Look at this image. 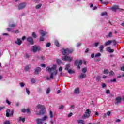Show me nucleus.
<instances>
[{"instance_id": "obj_1", "label": "nucleus", "mask_w": 124, "mask_h": 124, "mask_svg": "<svg viewBox=\"0 0 124 124\" xmlns=\"http://www.w3.org/2000/svg\"><path fill=\"white\" fill-rule=\"evenodd\" d=\"M56 69L57 65H53L51 68L47 67L46 68V71H48V72L54 71L53 72L50 73V78H46V80H49L50 79H51V80H54V75H57V74H58V71H57Z\"/></svg>"}, {"instance_id": "obj_2", "label": "nucleus", "mask_w": 124, "mask_h": 124, "mask_svg": "<svg viewBox=\"0 0 124 124\" xmlns=\"http://www.w3.org/2000/svg\"><path fill=\"white\" fill-rule=\"evenodd\" d=\"M82 64H83V61L81 60L79 61L76 60L74 62V66H77V68L78 70L80 69L81 66H80V65H82Z\"/></svg>"}, {"instance_id": "obj_3", "label": "nucleus", "mask_w": 124, "mask_h": 124, "mask_svg": "<svg viewBox=\"0 0 124 124\" xmlns=\"http://www.w3.org/2000/svg\"><path fill=\"white\" fill-rule=\"evenodd\" d=\"M73 51H74L73 48L63 49L62 54L65 56V55H66V54H72V53H73Z\"/></svg>"}, {"instance_id": "obj_4", "label": "nucleus", "mask_w": 124, "mask_h": 124, "mask_svg": "<svg viewBox=\"0 0 124 124\" xmlns=\"http://www.w3.org/2000/svg\"><path fill=\"white\" fill-rule=\"evenodd\" d=\"M92 112L89 109H86L85 112V114L82 116L83 119H87L88 118H90V116H91V113Z\"/></svg>"}, {"instance_id": "obj_5", "label": "nucleus", "mask_w": 124, "mask_h": 124, "mask_svg": "<svg viewBox=\"0 0 124 124\" xmlns=\"http://www.w3.org/2000/svg\"><path fill=\"white\" fill-rule=\"evenodd\" d=\"M62 60L63 61H65L66 62H71L72 60H73V58L70 56H66L65 55L64 56L62 57Z\"/></svg>"}, {"instance_id": "obj_6", "label": "nucleus", "mask_w": 124, "mask_h": 124, "mask_svg": "<svg viewBox=\"0 0 124 124\" xmlns=\"http://www.w3.org/2000/svg\"><path fill=\"white\" fill-rule=\"evenodd\" d=\"M26 5H27V4L25 2L20 3L18 6V10L24 9L26 7Z\"/></svg>"}, {"instance_id": "obj_7", "label": "nucleus", "mask_w": 124, "mask_h": 124, "mask_svg": "<svg viewBox=\"0 0 124 124\" xmlns=\"http://www.w3.org/2000/svg\"><path fill=\"white\" fill-rule=\"evenodd\" d=\"M27 41L31 45H33V44H34V41L33 40V38L31 37L27 38Z\"/></svg>"}, {"instance_id": "obj_8", "label": "nucleus", "mask_w": 124, "mask_h": 124, "mask_svg": "<svg viewBox=\"0 0 124 124\" xmlns=\"http://www.w3.org/2000/svg\"><path fill=\"white\" fill-rule=\"evenodd\" d=\"M40 46L36 45L33 46L32 52L34 53H36V52H37V51H40Z\"/></svg>"}, {"instance_id": "obj_9", "label": "nucleus", "mask_w": 124, "mask_h": 124, "mask_svg": "<svg viewBox=\"0 0 124 124\" xmlns=\"http://www.w3.org/2000/svg\"><path fill=\"white\" fill-rule=\"evenodd\" d=\"M111 9L112 10H113V11H116L117 9H120L121 12L124 11V10L123 9L119 8V6L118 5L114 6L111 8Z\"/></svg>"}, {"instance_id": "obj_10", "label": "nucleus", "mask_w": 124, "mask_h": 124, "mask_svg": "<svg viewBox=\"0 0 124 124\" xmlns=\"http://www.w3.org/2000/svg\"><path fill=\"white\" fill-rule=\"evenodd\" d=\"M115 104L118 105L119 103H121V102H122V98H121V97H117L115 98Z\"/></svg>"}, {"instance_id": "obj_11", "label": "nucleus", "mask_w": 124, "mask_h": 124, "mask_svg": "<svg viewBox=\"0 0 124 124\" xmlns=\"http://www.w3.org/2000/svg\"><path fill=\"white\" fill-rule=\"evenodd\" d=\"M39 33L41 34V35H42V36L43 37H44V36H45V35H46V34H47L46 32L45 31L41 30L39 31Z\"/></svg>"}, {"instance_id": "obj_12", "label": "nucleus", "mask_w": 124, "mask_h": 124, "mask_svg": "<svg viewBox=\"0 0 124 124\" xmlns=\"http://www.w3.org/2000/svg\"><path fill=\"white\" fill-rule=\"evenodd\" d=\"M74 94H79L80 93V89L79 88H76L74 91Z\"/></svg>"}, {"instance_id": "obj_13", "label": "nucleus", "mask_w": 124, "mask_h": 124, "mask_svg": "<svg viewBox=\"0 0 124 124\" xmlns=\"http://www.w3.org/2000/svg\"><path fill=\"white\" fill-rule=\"evenodd\" d=\"M41 71V68L38 67L35 69V74L37 75L39 74V72Z\"/></svg>"}, {"instance_id": "obj_14", "label": "nucleus", "mask_w": 124, "mask_h": 124, "mask_svg": "<svg viewBox=\"0 0 124 124\" xmlns=\"http://www.w3.org/2000/svg\"><path fill=\"white\" fill-rule=\"evenodd\" d=\"M37 108H38V109H45V107L44 106V105H40V104H38L37 106H36Z\"/></svg>"}, {"instance_id": "obj_15", "label": "nucleus", "mask_w": 124, "mask_h": 124, "mask_svg": "<svg viewBox=\"0 0 124 124\" xmlns=\"http://www.w3.org/2000/svg\"><path fill=\"white\" fill-rule=\"evenodd\" d=\"M112 42H113V41L108 40L105 43V46H108V45H110Z\"/></svg>"}, {"instance_id": "obj_16", "label": "nucleus", "mask_w": 124, "mask_h": 124, "mask_svg": "<svg viewBox=\"0 0 124 124\" xmlns=\"http://www.w3.org/2000/svg\"><path fill=\"white\" fill-rule=\"evenodd\" d=\"M15 43L18 45H21L22 44V41L20 39L17 38V41H16Z\"/></svg>"}, {"instance_id": "obj_17", "label": "nucleus", "mask_w": 124, "mask_h": 124, "mask_svg": "<svg viewBox=\"0 0 124 124\" xmlns=\"http://www.w3.org/2000/svg\"><path fill=\"white\" fill-rule=\"evenodd\" d=\"M107 51L108 52H109V53H114V49H111V47L110 46H108L107 47Z\"/></svg>"}, {"instance_id": "obj_18", "label": "nucleus", "mask_w": 124, "mask_h": 124, "mask_svg": "<svg viewBox=\"0 0 124 124\" xmlns=\"http://www.w3.org/2000/svg\"><path fill=\"white\" fill-rule=\"evenodd\" d=\"M103 49H104V46H103V45H101L99 47V50L101 53H102V52H103Z\"/></svg>"}, {"instance_id": "obj_19", "label": "nucleus", "mask_w": 124, "mask_h": 124, "mask_svg": "<svg viewBox=\"0 0 124 124\" xmlns=\"http://www.w3.org/2000/svg\"><path fill=\"white\" fill-rule=\"evenodd\" d=\"M45 113L44 109H42V110L40 111L39 113L37 114V115H44Z\"/></svg>"}, {"instance_id": "obj_20", "label": "nucleus", "mask_w": 124, "mask_h": 124, "mask_svg": "<svg viewBox=\"0 0 124 124\" xmlns=\"http://www.w3.org/2000/svg\"><path fill=\"white\" fill-rule=\"evenodd\" d=\"M68 73H69V74H74V73H75V71L72 70L71 69H69L68 70Z\"/></svg>"}, {"instance_id": "obj_21", "label": "nucleus", "mask_w": 124, "mask_h": 124, "mask_svg": "<svg viewBox=\"0 0 124 124\" xmlns=\"http://www.w3.org/2000/svg\"><path fill=\"white\" fill-rule=\"evenodd\" d=\"M70 67V64H67L66 65V67H65V70L68 71L69 70V68Z\"/></svg>"}, {"instance_id": "obj_22", "label": "nucleus", "mask_w": 124, "mask_h": 124, "mask_svg": "<svg viewBox=\"0 0 124 124\" xmlns=\"http://www.w3.org/2000/svg\"><path fill=\"white\" fill-rule=\"evenodd\" d=\"M86 77H87V75H86V74H82L80 76V78L81 79H83V78H86Z\"/></svg>"}, {"instance_id": "obj_23", "label": "nucleus", "mask_w": 124, "mask_h": 124, "mask_svg": "<svg viewBox=\"0 0 124 124\" xmlns=\"http://www.w3.org/2000/svg\"><path fill=\"white\" fill-rule=\"evenodd\" d=\"M78 124H85V121L83 120H79L78 121Z\"/></svg>"}, {"instance_id": "obj_24", "label": "nucleus", "mask_w": 124, "mask_h": 124, "mask_svg": "<svg viewBox=\"0 0 124 124\" xmlns=\"http://www.w3.org/2000/svg\"><path fill=\"white\" fill-rule=\"evenodd\" d=\"M41 6H42V4H39L35 6V8H36V9H39L40 8H41Z\"/></svg>"}, {"instance_id": "obj_25", "label": "nucleus", "mask_w": 124, "mask_h": 124, "mask_svg": "<svg viewBox=\"0 0 124 124\" xmlns=\"http://www.w3.org/2000/svg\"><path fill=\"white\" fill-rule=\"evenodd\" d=\"M88 69H87V67H84L82 68V71L83 72V73H86Z\"/></svg>"}, {"instance_id": "obj_26", "label": "nucleus", "mask_w": 124, "mask_h": 124, "mask_svg": "<svg viewBox=\"0 0 124 124\" xmlns=\"http://www.w3.org/2000/svg\"><path fill=\"white\" fill-rule=\"evenodd\" d=\"M104 74H108L109 73V70L108 69H104L103 71Z\"/></svg>"}, {"instance_id": "obj_27", "label": "nucleus", "mask_w": 124, "mask_h": 124, "mask_svg": "<svg viewBox=\"0 0 124 124\" xmlns=\"http://www.w3.org/2000/svg\"><path fill=\"white\" fill-rule=\"evenodd\" d=\"M54 44L56 45V46H60V43H59V41H58V40L55 41Z\"/></svg>"}, {"instance_id": "obj_28", "label": "nucleus", "mask_w": 124, "mask_h": 124, "mask_svg": "<svg viewBox=\"0 0 124 124\" xmlns=\"http://www.w3.org/2000/svg\"><path fill=\"white\" fill-rule=\"evenodd\" d=\"M50 92H51V88L48 87L46 90V94H49V93H50Z\"/></svg>"}, {"instance_id": "obj_29", "label": "nucleus", "mask_w": 124, "mask_h": 124, "mask_svg": "<svg viewBox=\"0 0 124 124\" xmlns=\"http://www.w3.org/2000/svg\"><path fill=\"white\" fill-rule=\"evenodd\" d=\"M19 121H22L23 123H25V118H22L21 117H19Z\"/></svg>"}, {"instance_id": "obj_30", "label": "nucleus", "mask_w": 124, "mask_h": 124, "mask_svg": "<svg viewBox=\"0 0 124 124\" xmlns=\"http://www.w3.org/2000/svg\"><path fill=\"white\" fill-rule=\"evenodd\" d=\"M9 27H10V28H15V27H16V24H10L9 25Z\"/></svg>"}, {"instance_id": "obj_31", "label": "nucleus", "mask_w": 124, "mask_h": 124, "mask_svg": "<svg viewBox=\"0 0 124 124\" xmlns=\"http://www.w3.org/2000/svg\"><path fill=\"white\" fill-rule=\"evenodd\" d=\"M96 80L97 82H99L100 81V77L99 76H98L96 78Z\"/></svg>"}, {"instance_id": "obj_32", "label": "nucleus", "mask_w": 124, "mask_h": 124, "mask_svg": "<svg viewBox=\"0 0 124 124\" xmlns=\"http://www.w3.org/2000/svg\"><path fill=\"white\" fill-rule=\"evenodd\" d=\"M32 37H33V38H36V37H37V36H36V34H35V32H32Z\"/></svg>"}, {"instance_id": "obj_33", "label": "nucleus", "mask_w": 124, "mask_h": 124, "mask_svg": "<svg viewBox=\"0 0 124 124\" xmlns=\"http://www.w3.org/2000/svg\"><path fill=\"white\" fill-rule=\"evenodd\" d=\"M12 32H15V33H19L20 32V31H19V30L17 29L15 31H12Z\"/></svg>"}, {"instance_id": "obj_34", "label": "nucleus", "mask_w": 124, "mask_h": 124, "mask_svg": "<svg viewBox=\"0 0 124 124\" xmlns=\"http://www.w3.org/2000/svg\"><path fill=\"white\" fill-rule=\"evenodd\" d=\"M101 56V54L100 53H97L95 55V58H97L98 57H100Z\"/></svg>"}, {"instance_id": "obj_35", "label": "nucleus", "mask_w": 124, "mask_h": 124, "mask_svg": "<svg viewBox=\"0 0 124 124\" xmlns=\"http://www.w3.org/2000/svg\"><path fill=\"white\" fill-rule=\"evenodd\" d=\"M46 47H50L51 46V43H47L46 45Z\"/></svg>"}, {"instance_id": "obj_36", "label": "nucleus", "mask_w": 124, "mask_h": 124, "mask_svg": "<svg viewBox=\"0 0 124 124\" xmlns=\"http://www.w3.org/2000/svg\"><path fill=\"white\" fill-rule=\"evenodd\" d=\"M105 15H107V12H104L101 13V16H104Z\"/></svg>"}, {"instance_id": "obj_37", "label": "nucleus", "mask_w": 124, "mask_h": 124, "mask_svg": "<svg viewBox=\"0 0 124 124\" xmlns=\"http://www.w3.org/2000/svg\"><path fill=\"white\" fill-rule=\"evenodd\" d=\"M99 42H96V43H94V46H95V47H97V46H98V45H99Z\"/></svg>"}, {"instance_id": "obj_38", "label": "nucleus", "mask_w": 124, "mask_h": 124, "mask_svg": "<svg viewBox=\"0 0 124 124\" xmlns=\"http://www.w3.org/2000/svg\"><path fill=\"white\" fill-rule=\"evenodd\" d=\"M101 58H99L94 60L95 62H100Z\"/></svg>"}, {"instance_id": "obj_39", "label": "nucleus", "mask_w": 124, "mask_h": 124, "mask_svg": "<svg viewBox=\"0 0 124 124\" xmlns=\"http://www.w3.org/2000/svg\"><path fill=\"white\" fill-rule=\"evenodd\" d=\"M6 103H7V104H8V105H10L11 104V102L10 101H9V100H8V99H7L6 100Z\"/></svg>"}, {"instance_id": "obj_40", "label": "nucleus", "mask_w": 124, "mask_h": 124, "mask_svg": "<svg viewBox=\"0 0 124 124\" xmlns=\"http://www.w3.org/2000/svg\"><path fill=\"white\" fill-rule=\"evenodd\" d=\"M56 62H57V63H61V62H62V61H61V60L58 59L56 60Z\"/></svg>"}, {"instance_id": "obj_41", "label": "nucleus", "mask_w": 124, "mask_h": 124, "mask_svg": "<svg viewBox=\"0 0 124 124\" xmlns=\"http://www.w3.org/2000/svg\"><path fill=\"white\" fill-rule=\"evenodd\" d=\"M29 69H30V67H29V66H27L25 67V71H28Z\"/></svg>"}, {"instance_id": "obj_42", "label": "nucleus", "mask_w": 124, "mask_h": 124, "mask_svg": "<svg viewBox=\"0 0 124 124\" xmlns=\"http://www.w3.org/2000/svg\"><path fill=\"white\" fill-rule=\"evenodd\" d=\"M112 42L113 43V45H117V41H116V40H113L112 41Z\"/></svg>"}, {"instance_id": "obj_43", "label": "nucleus", "mask_w": 124, "mask_h": 124, "mask_svg": "<svg viewBox=\"0 0 124 124\" xmlns=\"http://www.w3.org/2000/svg\"><path fill=\"white\" fill-rule=\"evenodd\" d=\"M4 124H11L10 123V121H6L5 122H4Z\"/></svg>"}, {"instance_id": "obj_44", "label": "nucleus", "mask_w": 124, "mask_h": 124, "mask_svg": "<svg viewBox=\"0 0 124 124\" xmlns=\"http://www.w3.org/2000/svg\"><path fill=\"white\" fill-rule=\"evenodd\" d=\"M49 115L50 116V118H53V112H52V111H50Z\"/></svg>"}, {"instance_id": "obj_45", "label": "nucleus", "mask_w": 124, "mask_h": 124, "mask_svg": "<svg viewBox=\"0 0 124 124\" xmlns=\"http://www.w3.org/2000/svg\"><path fill=\"white\" fill-rule=\"evenodd\" d=\"M72 115H73V113L72 112L70 113L68 115V118H70V117H72Z\"/></svg>"}, {"instance_id": "obj_46", "label": "nucleus", "mask_w": 124, "mask_h": 124, "mask_svg": "<svg viewBox=\"0 0 124 124\" xmlns=\"http://www.w3.org/2000/svg\"><path fill=\"white\" fill-rule=\"evenodd\" d=\"M114 74V72L113 71H110L109 72V76H112Z\"/></svg>"}, {"instance_id": "obj_47", "label": "nucleus", "mask_w": 124, "mask_h": 124, "mask_svg": "<svg viewBox=\"0 0 124 124\" xmlns=\"http://www.w3.org/2000/svg\"><path fill=\"white\" fill-rule=\"evenodd\" d=\"M63 108H64V107H63V105H61L59 106V109H63Z\"/></svg>"}, {"instance_id": "obj_48", "label": "nucleus", "mask_w": 124, "mask_h": 124, "mask_svg": "<svg viewBox=\"0 0 124 124\" xmlns=\"http://www.w3.org/2000/svg\"><path fill=\"white\" fill-rule=\"evenodd\" d=\"M108 36H109V37H110V38L113 36L112 32H110L108 33Z\"/></svg>"}, {"instance_id": "obj_49", "label": "nucleus", "mask_w": 124, "mask_h": 124, "mask_svg": "<svg viewBox=\"0 0 124 124\" xmlns=\"http://www.w3.org/2000/svg\"><path fill=\"white\" fill-rule=\"evenodd\" d=\"M110 82H114V83H116V82H117V79H116V78L111 79Z\"/></svg>"}, {"instance_id": "obj_50", "label": "nucleus", "mask_w": 124, "mask_h": 124, "mask_svg": "<svg viewBox=\"0 0 124 124\" xmlns=\"http://www.w3.org/2000/svg\"><path fill=\"white\" fill-rule=\"evenodd\" d=\"M40 41H44V38L43 37H40Z\"/></svg>"}, {"instance_id": "obj_51", "label": "nucleus", "mask_w": 124, "mask_h": 124, "mask_svg": "<svg viewBox=\"0 0 124 124\" xmlns=\"http://www.w3.org/2000/svg\"><path fill=\"white\" fill-rule=\"evenodd\" d=\"M27 112L28 113V114H29V113H31V108H28L27 110Z\"/></svg>"}, {"instance_id": "obj_52", "label": "nucleus", "mask_w": 124, "mask_h": 124, "mask_svg": "<svg viewBox=\"0 0 124 124\" xmlns=\"http://www.w3.org/2000/svg\"><path fill=\"white\" fill-rule=\"evenodd\" d=\"M120 70H121V71H124V64L122 67H121Z\"/></svg>"}, {"instance_id": "obj_53", "label": "nucleus", "mask_w": 124, "mask_h": 124, "mask_svg": "<svg viewBox=\"0 0 124 124\" xmlns=\"http://www.w3.org/2000/svg\"><path fill=\"white\" fill-rule=\"evenodd\" d=\"M31 83H35V79H34V78H31Z\"/></svg>"}, {"instance_id": "obj_54", "label": "nucleus", "mask_w": 124, "mask_h": 124, "mask_svg": "<svg viewBox=\"0 0 124 124\" xmlns=\"http://www.w3.org/2000/svg\"><path fill=\"white\" fill-rule=\"evenodd\" d=\"M20 87H23L25 86V84L23 82L20 83Z\"/></svg>"}, {"instance_id": "obj_55", "label": "nucleus", "mask_w": 124, "mask_h": 124, "mask_svg": "<svg viewBox=\"0 0 124 124\" xmlns=\"http://www.w3.org/2000/svg\"><path fill=\"white\" fill-rule=\"evenodd\" d=\"M26 93L28 95L30 94V91L27 88H26Z\"/></svg>"}, {"instance_id": "obj_56", "label": "nucleus", "mask_w": 124, "mask_h": 124, "mask_svg": "<svg viewBox=\"0 0 124 124\" xmlns=\"http://www.w3.org/2000/svg\"><path fill=\"white\" fill-rule=\"evenodd\" d=\"M14 114V110H12L11 114H10V116L11 117H13V114Z\"/></svg>"}, {"instance_id": "obj_57", "label": "nucleus", "mask_w": 124, "mask_h": 124, "mask_svg": "<svg viewBox=\"0 0 124 124\" xmlns=\"http://www.w3.org/2000/svg\"><path fill=\"white\" fill-rule=\"evenodd\" d=\"M81 45H82V43H78L77 45V47H80V46H81Z\"/></svg>"}, {"instance_id": "obj_58", "label": "nucleus", "mask_w": 124, "mask_h": 124, "mask_svg": "<svg viewBox=\"0 0 124 124\" xmlns=\"http://www.w3.org/2000/svg\"><path fill=\"white\" fill-rule=\"evenodd\" d=\"M107 116H108L109 117L110 116V115H111V111H108L107 113Z\"/></svg>"}, {"instance_id": "obj_59", "label": "nucleus", "mask_w": 124, "mask_h": 124, "mask_svg": "<svg viewBox=\"0 0 124 124\" xmlns=\"http://www.w3.org/2000/svg\"><path fill=\"white\" fill-rule=\"evenodd\" d=\"M44 58H45L44 56H41L40 59V60H42V61H43V60H44Z\"/></svg>"}, {"instance_id": "obj_60", "label": "nucleus", "mask_w": 124, "mask_h": 124, "mask_svg": "<svg viewBox=\"0 0 124 124\" xmlns=\"http://www.w3.org/2000/svg\"><path fill=\"white\" fill-rule=\"evenodd\" d=\"M10 114H9V112H6V117H10Z\"/></svg>"}, {"instance_id": "obj_61", "label": "nucleus", "mask_w": 124, "mask_h": 124, "mask_svg": "<svg viewBox=\"0 0 124 124\" xmlns=\"http://www.w3.org/2000/svg\"><path fill=\"white\" fill-rule=\"evenodd\" d=\"M25 58H26V59H28V58H30V56L28 54H26L25 56Z\"/></svg>"}, {"instance_id": "obj_62", "label": "nucleus", "mask_w": 124, "mask_h": 124, "mask_svg": "<svg viewBox=\"0 0 124 124\" xmlns=\"http://www.w3.org/2000/svg\"><path fill=\"white\" fill-rule=\"evenodd\" d=\"M106 93L109 94V93H110V90H106Z\"/></svg>"}, {"instance_id": "obj_63", "label": "nucleus", "mask_w": 124, "mask_h": 124, "mask_svg": "<svg viewBox=\"0 0 124 124\" xmlns=\"http://www.w3.org/2000/svg\"><path fill=\"white\" fill-rule=\"evenodd\" d=\"M26 111H27V110H26V109H25V108H23L22 109L21 112L22 113H25Z\"/></svg>"}, {"instance_id": "obj_64", "label": "nucleus", "mask_w": 124, "mask_h": 124, "mask_svg": "<svg viewBox=\"0 0 124 124\" xmlns=\"http://www.w3.org/2000/svg\"><path fill=\"white\" fill-rule=\"evenodd\" d=\"M46 118H47V116H45L43 118V121H45V120H46Z\"/></svg>"}]
</instances>
